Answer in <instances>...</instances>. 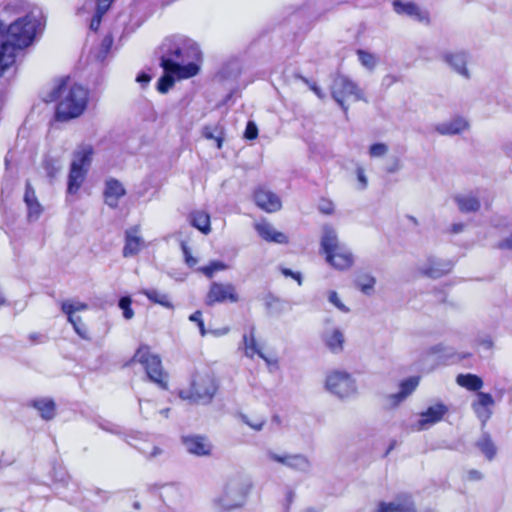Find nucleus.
Segmentation results:
<instances>
[{
  "mask_svg": "<svg viewBox=\"0 0 512 512\" xmlns=\"http://www.w3.org/2000/svg\"><path fill=\"white\" fill-rule=\"evenodd\" d=\"M201 52L198 45L184 36L166 38L160 46V65L164 71L173 72L177 78H189L198 73L196 64Z\"/></svg>",
  "mask_w": 512,
  "mask_h": 512,
  "instance_id": "f257e3e1",
  "label": "nucleus"
},
{
  "mask_svg": "<svg viewBox=\"0 0 512 512\" xmlns=\"http://www.w3.org/2000/svg\"><path fill=\"white\" fill-rule=\"evenodd\" d=\"M93 155L94 148L90 143H81L72 152L68 176V193L75 194L81 187L89 171Z\"/></svg>",
  "mask_w": 512,
  "mask_h": 512,
  "instance_id": "f03ea898",
  "label": "nucleus"
},
{
  "mask_svg": "<svg viewBox=\"0 0 512 512\" xmlns=\"http://www.w3.org/2000/svg\"><path fill=\"white\" fill-rule=\"evenodd\" d=\"M41 22L33 14H27L16 19L7 28L4 27L7 41L15 44L20 49H25L33 44Z\"/></svg>",
  "mask_w": 512,
  "mask_h": 512,
  "instance_id": "7ed1b4c3",
  "label": "nucleus"
},
{
  "mask_svg": "<svg viewBox=\"0 0 512 512\" xmlns=\"http://www.w3.org/2000/svg\"><path fill=\"white\" fill-rule=\"evenodd\" d=\"M64 77H59L54 86L43 93L42 100L47 110L52 112L49 120L48 137L53 138L56 132H61L64 125Z\"/></svg>",
  "mask_w": 512,
  "mask_h": 512,
  "instance_id": "20e7f679",
  "label": "nucleus"
},
{
  "mask_svg": "<svg viewBox=\"0 0 512 512\" xmlns=\"http://www.w3.org/2000/svg\"><path fill=\"white\" fill-rule=\"evenodd\" d=\"M217 390L214 377L209 372H197L194 374L191 388L189 390H180L178 395L183 400L193 402H209Z\"/></svg>",
  "mask_w": 512,
  "mask_h": 512,
  "instance_id": "39448f33",
  "label": "nucleus"
},
{
  "mask_svg": "<svg viewBox=\"0 0 512 512\" xmlns=\"http://www.w3.org/2000/svg\"><path fill=\"white\" fill-rule=\"evenodd\" d=\"M133 361L139 362L144 367L152 382L163 389L167 388V374L163 371L161 359L151 352L149 346L141 345L135 352Z\"/></svg>",
  "mask_w": 512,
  "mask_h": 512,
  "instance_id": "423d86ee",
  "label": "nucleus"
},
{
  "mask_svg": "<svg viewBox=\"0 0 512 512\" xmlns=\"http://www.w3.org/2000/svg\"><path fill=\"white\" fill-rule=\"evenodd\" d=\"M251 484L247 479L241 477L230 479L221 496L215 502L224 509L230 510L241 506L250 490Z\"/></svg>",
  "mask_w": 512,
  "mask_h": 512,
  "instance_id": "0eeeda50",
  "label": "nucleus"
},
{
  "mask_svg": "<svg viewBox=\"0 0 512 512\" xmlns=\"http://www.w3.org/2000/svg\"><path fill=\"white\" fill-rule=\"evenodd\" d=\"M326 389L333 395L347 399L357 394L355 379L346 371L333 370L326 376Z\"/></svg>",
  "mask_w": 512,
  "mask_h": 512,
  "instance_id": "6e6552de",
  "label": "nucleus"
},
{
  "mask_svg": "<svg viewBox=\"0 0 512 512\" xmlns=\"http://www.w3.org/2000/svg\"><path fill=\"white\" fill-rule=\"evenodd\" d=\"M89 102L90 90L80 84L72 85L66 93V121L82 116Z\"/></svg>",
  "mask_w": 512,
  "mask_h": 512,
  "instance_id": "1a4fd4ad",
  "label": "nucleus"
},
{
  "mask_svg": "<svg viewBox=\"0 0 512 512\" xmlns=\"http://www.w3.org/2000/svg\"><path fill=\"white\" fill-rule=\"evenodd\" d=\"M331 95L341 106L344 113L348 111V107L345 105L346 100L359 101L363 99L361 89L345 76H338L334 79L331 86Z\"/></svg>",
  "mask_w": 512,
  "mask_h": 512,
  "instance_id": "9d476101",
  "label": "nucleus"
},
{
  "mask_svg": "<svg viewBox=\"0 0 512 512\" xmlns=\"http://www.w3.org/2000/svg\"><path fill=\"white\" fill-rule=\"evenodd\" d=\"M88 305L77 300L66 301V318L71 323L75 333L84 340L90 339V334L86 323L80 315V312L86 311Z\"/></svg>",
  "mask_w": 512,
  "mask_h": 512,
  "instance_id": "9b49d317",
  "label": "nucleus"
},
{
  "mask_svg": "<svg viewBox=\"0 0 512 512\" xmlns=\"http://www.w3.org/2000/svg\"><path fill=\"white\" fill-rule=\"evenodd\" d=\"M447 412V406L442 403L430 405L425 411L418 415V418L414 422L411 423V429L413 431L427 430L440 422Z\"/></svg>",
  "mask_w": 512,
  "mask_h": 512,
  "instance_id": "f8f14e48",
  "label": "nucleus"
},
{
  "mask_svg": "<svg viewBox=\"0 0 512 512\" xmlns=\"http://www.w3.org/2000/svg\"><path fill=\"white\" fill-rule=\"evenodd\" d=\"M238 300L239 296L233 284L213 282L210 285L205 303L208 306H213L215 303H222L225 301L235 303L238 302Z\"/></svg>",
  "mask_w": 512,
  "mask_h": 512,
  "instance_id": "ddd939ff",
  "label": "nucleus"
},
{
  "mask_svg": "<svg viewBox=\"0 0 512 512\" xmlns=\"http://www.w3.org/2000/svg\"><path fill=\"white\" fill-rule=\"evenodd\" d=\"M394 11L399 15H405L420 23L429 24L430 17L426 10L421 9L416 3L411 1L394 0Z\"/></svg>",
  "mask_w": 512,
  "mask_h": 512,
  "instance_id": "4468645a",
  "label": "nucleus"
},
{
  "mask_svg": "<svg viewBox=\"0 0 512 512\" xmlns=\"http://www.w3.org/2000/svg\"><path fill=\"white\" fill-rule=\"evenodd\" d=\"M267 457L272 461L281 463L289 468L302 472H307L311 467V463L308 460V458L302 454L279 455L277 453L269 451L267 453Z\"/></svg>",
  "mask_w": 512,
  "mask_h": 512,
  "instance_id": "2eb2a0df",
  "label": "nucleus"
},
{
  "mask_svg": "<svg viewBox=\"0 0 512 512\" xmlns=\"http://www.w3.org/2000/svg\"><path fill=\"white\" fill-rule=\"evenodd\" d=\"M373 512H417L410 495L400 494L391 502H379Z\"/></svg>",
  "mask_w": 512,
  "mask_h": 512,
  "instance_id": "dca6fc26",
  "label": "nucleus"
},
{
  "mask_svg": "<svg viewBox=\"0 0 512 512\" xmlns=\"http://www.w3.org/2000/svg\"><path fill=\"white\" fill-rule=\"evenodd\" d=\"M326 256V261L335 269L346 270L352 267L354 257L350 249L346 245L329 252Z\"/></svg>",
  "mask_w": 512,
  "mask_h": 512,
  "instance_id": "f3484780",
  "label": "nucleus"
},
{
  "mask_svg": "<svg viewBox=\"0 0 512 512\" xmlns=\"http://www.w3.org/2000/svg\"><path fill=\"white\" fill-rule=\"evenodd\" d=\"M469 126V122L466 118L456 116L447 121L434 125V130L443 136H453L467 131Z\"/></svg>",
  "mask_w": 512,
  "mask_h": 512,
  "instance_id": "a211bd4d",
  "label": "nucleus"
},
{
  "mask_svg": "<svg viewBox=\"0 0 512 512\" xmlns=\"http://www.w3.org/2000/svg\"><path fill=\"white\" fill-rule=\"evenodd\" d=\"M453 201L461 213H476L481 208L478 193L474 191L458 193L454 195Z\"/></svg>",
  "mask_w": 512,
  "mask_h": 512,
  "instance_id": "6ab92c4d",
  "label": "nucleus"
},
{
  "mask_svg": "<svg viewBox=\"0 0 512 512\" xmlns=\"http://www.w3.org/2000/svg\"><path fill=\"white\" fill-rule=\"evenodd\" d=\"M239 349L243 350L244 355L248 358L252 359L255 355H258L266 363H270L269 359L262 352L260 344L256 340L254 326H251L249 331L243 334Z\"/></svg>",
  "mask_w": 512,
  "mask_h": 512,
  "instance_id": "aec40b11",
  "label": "nucleus"
},
{
  "mask_svg": "<svg viewBox=\"0 0 512 512\" xmlns=\"http://www.w3.org/2000/svg\"><path fill=\"white\" fill-rule=\"evenodd\" d=\"M23 201L27 208L28 221H36L42 214L43 208L40 202L38 201L35 190L29 180H27L25 184V193Z\"/></svg>",
  "mask_w": 512,
  "mask_h": 512,
  "instance_id": "412c9836",
  "label": "nucleus"
},
{
  "mask_svg": "<svg viewBox=\"0 0 512 512\" xmlns=\"http://www.w3.org/2000/svg\"><path fill=\"white\" fill-rule=\"evenodd\" d=\"M186 450L196 456H208L211 454L212 445L203 436L191 435L182 438Z\"/></svg>",
  "mask_w": 512,
  "mask_h": 512,
  "instance_id": "4be33fe9",
  "label": "nucleus"
},
{
  "mask_svg": "<svg viewBox=\"0 0 512 512\" xmlns=\"http://www.w3.org/2000/svg\"><path fill=\"white\" fill-rule=\"evenodd\" d=\"M256 205L266 212H276L281 208L280 198L269 190L259 188L254 192Z\"/></svg>",
  "mask_w": 512,
  "mask_h": 512,
  "instance_id": "5701e85b",
  "label": "nucleus"
},
{
  "mask_svg": "<svg viewBox=\"0 0 512 512\" xmlns=\"http://www.w3.org/2000/svg\"><path fill=\"white\" fill-rule=\"evenodd\" d=\"M445 63H447L456 73L469 78L470 73L467 68L469 56L464 51L448 52L442 56Z\"/></svg>",
  "mask_w": 512,
  "mask_h": 512,
  "instance_id": "b1692460",
  "label": "nucleus"
},
{
  "mask_svg": "<svg viewBox=\"0 0 512 512\" xmlns=\"http://www.w3.org/2000/svg\"><path fill=\"white\" fill-rule=\"evenodd\" d=\"M452 266L453 264L450 261L429 258L427 262L419 268V270L422 274L428 277L439 278L449 273Z\"/></svg>",
  "mask_w": 512,
  "mask_h": 512,
  "instance_id": "393cba45",
  "label": "nucleus"
},
{
  "mask_svg": "<svg viewBox=\"0 0 512 512\" xmlns=\"http://www.w3.org/2000/svg\"><path fill=\"white\" fill-rule=\"evenodd\" d=\"M26 405L37 410L39 416L46 421L53 419L56 413V404L49 397L31 399Z\"/></svg>",
  "mask_w": 512,
  "mask_h": 512,
  "instance_id": "a878e982",
  "label": "nucleus"
},
{
  "mask_svg": "<svg viewBox=\"0 0 512 512\" xmlns=\"http://www.w3.org/2000/svg\"><path fill=\"white\" fill-rule=\"evenodd\" d=\"M126 191L123 185L116 179H109L105 183V203L111 207L116 208L118 206V201L121 197L125 195Z\"/></svg>",
  "mask_w": 512,
  "mask_h": 512,
  "instance_id": "bb28decb",
  "label": "nucleus"
},
{
  "mask_svg": "<svg viewBox=\"0 0 512 512\" xmlns=\"http://www.w3.org/2000/svg\"><path fill=\"white\" fill-rule=\"evenodd\" d=\"M17 50L21 49L7 40L0 44V77L15 63Z\"/></svg>",
  "mask_w": 512,
  "mask_h": 512,
  "instance_id": "cd10ccee",
  "label": "nucleus"
},
{
  "mask_svg": "<svg viewBox=\"0 0 512 512\" xmlns=\"http://www.w3.org/2000/svg\"><path fill=\"white\" fill-rule=\"evenodd\" d=\"M255 229L258 234L266 241L279 244L288 242L287 236L282 232L276 231L274 227L268 222L261 221L256 223Z\"/></svg>",
  "mask_w": 512,
  "mask_h": 512,
  "instance_id": "c85d7f7f",
  "label": "nucleus"
},
{
  "mask_svg": "<svg viewBox=\"0 0 512 512\" xmlns=\"http://www.w3.org/2000/svg\"><path fill=\"white\" fill-rule=\"evenodd\" d=\"M326 347L333 353H340L344 348V334L339 328L328 329L323 334Z\"/></svg>",
  "mask_w": 512,
  "mask_h": 512,
  "instance_id": "c756f323",
  "label": "nucleus"
},
{
  "mask_svg": "<svg viewBox=\"0 0 512 512\" xmlns=\"http://www.w3.org/2000/svg\"><path fill=\"white\" fill-rule=\"evenodd\" d=\"M144 246L143 239L139 236V229L134 228L126 232V241L123 248V256L131 257L136 255Z\"/></svg>",
  "mask_w": 512,
  "mask_h": 512,
  "instance_id": "7c9ffc66",
  "label": "nucleus"
},
{
  "mask_svg": "<svg viewBox=\"0 0 512 512\" xmlns=\"http://www.w3.org/2000/svg\"><path fill=\"white\" fill-rule=\"evenodd\" d=\"M343 244L338 241L337 233L335 229L329 225H325L322 229L321 236V249L324 254H328L331 251L341 247Z\"/></svg>",
  "mask_w": 512,
  "mask_h": 512,
  "instance_id": "2f4dec72",
  "label": "nucleus"
},
{
  "mask_svg": "<svg viewBox=\"0 0 512 512\" xmlns=\"http://www.w3.org/2000/svg\"><path fill=\"white\" fill-rule=\"evenodd\" d=\"M456 382L459 386L470 391H478L483 386L482 379L474 374H459L456 378Z\"/></svg>",
  "mask_w": 512,
  "mask_h": 512,
  "instance_id": "473e14b6",
  "label": "nucleus"
},
{
  "mask_svg": "<svg viewBox=\"0 0 512 512\" xmlns=\"http://www.w3.org/2000/svg\"><path fill=\"white\" fill-rule=\"evenodd\" d=\"M140 293L145 295L153 303L159 304L168 309H173V304L166 293L157 289H142Z\"/></svg>",
  "mask_w": 512,
  "mask_h": 512,
  "instance_id": "72a5a7b5",
  "label": "nucleus"
},
{
  "mask_svg": "<svg viewBox=\"0 0 512 512\" xmlns=\"http://www.w3.org/2000/svg\"><path fill=\"white\" fill-rule=\"evenodd\" d=\"M476 446L487 457V459L492 460L494 458L496 454V447L488 433L482 434V436L477 440Z\"/></svg>",
  "mask_w": 512,
  "mask_h": 512,
  "instance_id": "f704fd0d",
  "label": "nucleus"
},
{
  "mask_svg": "<svg viewBox=\"0 0 512 512\" xmlns=\"http://www.w3.org/2000/svg\"><path fill=\"white\" fill-rule=\"evenodd\" d=\"M191 224L201 232H210V217L204 211H196L191 214Z\"/></svg>",
  "mask_w": 512,
  "mask_h": 512,
  "instance_id": "c9c22d12",
  "label": "nucleus"
},
{
  "mask_svg": "<svg viewBox=\"0 0 512 512\" xmlns=\"http://www.w3.org/2000/svg\"><path fill=\"white\" fill-rule=\"evenodd\" d=\"M112 44L113 37L111 35H106L102 39L99 47L92 52V57L98 62H103L109 54Z\"/></svg>",
  "mask_w": 512,
  "mask_h": 512,
  "instance_id": "e433bc0d",
  "label": "nucleus"
},
{
  "mask_svg": "<svg viewBox=\"0 0 512 512\" xmlns=\"http://www.w3.org/2000/svg\"><path fill=\"white\" fill-rule=\"evenodd\" d=\"M355 283L362 293L370 295L373 292L376 280L368 273H361L356 277Z\"/></svg>",
  "mask_w": 512,
  "mask_h": 512,
  "instance_id": "4c0bfd02",
  "label": "nucleus"
},
{
  "mask_svg": "<svg viewBox=\"0 0 512 512\" xmlns=\"http://www.w3.org/2000/svg\"><path fill=\"white\" fill-rule=\"evenodd\" d=\"M358 60L368 70H373L377 65V58L374 54L367 52L365 50L357 51Z\"/></svg>",
  "mask_w": 512,
  "mask_h": 512,
  "instance_id": "58836bf2",
  "label": "nucleus"
},
{
  "mask_svg": "<svg viewBox=\"0 0 512 512\" xmlns=\"http://www.w3.org/2000/svg\"><path fill=\"white\" fill-rule=\"evenodd\" d=\"M174 77H177L175 73L164 71V75L159 79L157 83V89L160 93H166L174 85Z\"/></svg>",
  "mask_w": 512,
  "mask_h": 512,
  "instance_id": "ea45409f",
  "label": "nucleus"
},
{
  "mask_svg": "<svg viewBox=\"0 0 512 512\" xmlns=\"http://www.w3.org/2000/svg\"><path fill=\"white\" fill-rule=\"evenodd\" d=\"M240 419L248 425L251 429L255 431H261L266 423V420L264 417H249L247 415H240Z\"/></svg>",
  "mask_w": 512,
  "mask_h": 512,
  "instance_id": "a19ab883",
  "label": "nucleus"
},
{
  "mask_svg": "<svg viewBox=\"0 0 512 512\" xmlns=\"http://www.w3.org/2000/svg\"><path fill=\"white\" fill-rule=\"evenodd\" d=\"M132 300L129 296H124L119 300V308L123 311V317L130 320L134 316V311L131 308Z\"/></svg>",
  "mask_w": 512,
  "mask_h": 512,
  "instance_id": "79ce46f5",
  "label": "nucleus"
},
{
  "mask_svg": "<svg viewBox=\"0 0 512 512\" xmlns=\"http://www.w3.org/2000/svg\"><path fill=\"white\" fill-rule=\"evenodd\" d=\"M225 269H227V265L220 261H214L210 263L208 266L200 268L201 272L208 278H212L216 271H221Z\"/></svg>",
  "mask_w": 512,
  "mask_h": 512,
  "instance_id": "37998d69",
  "label": "nucleus"
},
{
  "mask_svg": "<svg viewBox=\"0 0 512 512\" xmlns=\"http://www.w3.org/2000/svg\"><path fill=\"white\" fill-rule=\"evenodd\" d=\"M418 384H419V379L417 377H410V378L404 380L403 382H401L400 391L407 397L416 389Z\"/></svg>",
  "mask_w": 512,
  "mask_h": 512,
  "instance_id": "c03bdc74",
  "label": "nucleus"
},
{
  "mask_svg": "<svg viewBox=\"0 0 512 512\" xmlns=\"http://www.w3.org/2000/svg\"><path fill=\"white\" fill-rule=\"evenodd\" d=\"M56 163H57V161L50 156L46 157V159L44 160V168L47 172V175L51 179L56 177V175L59 173V171L61 169V166L56 165Z\"/></svg>",
  "mask_w": 512,
  "mask_h": 512,
  "instance_id": "a18cd8bd",
  "label": "nucleus"
},
{
  "mask_svg": "<svg viewBox=\"0 0 512 512\" xmlns=\"http://www.w3.org/2000/svg\"><path fill=\"white\" fill-rule=\"evenodd\" d=\"M472 408L484 426L492 415L490 407L472 405Z\"/></svg>",
  "mask_w": 512,
  "mask_h": 512,
  "instance_id": "49530a36",
  "label": "nucleus"
},
{
  "mask_svg": "<svg viewBox=\"0 0 512 512\" xmlns=\"http://www.w3.org/2000/svg\"><path fill=\"white\" fill-rule=\"evenodd\" d=\"M388 152V146L385 143H375L369 148V155L373 158L383 157Z\"/></svg>",
  "mask_w": 512,
  "mask_h": 512,
  "instance_id": "de8ad7c7",
  "label": "nucleus"
},
{
  "mask_svg": "<svg viewBox=\"0 0 512 512\" xmlns=\"http://www.w3.org/2000/svg\"><path fill=\"white\" fill-rule=\"evenodd\" d=\"M328 301L333 304L341 312H349V308L340 300L336 291H330L328 294Z\"/></svg>",
  "mask_w": 512,
  "mask_h": 512,
  "instance_id": "09e8293b",
  "label": "nucleus"
},
{
  "mask_svg": "<svg viewBox=\"0 0 512 512\" xmlns=\"http://www.w3.org/2000/svg\"><path fill=\"white\" fill-rule=\"evenodd\" d=\"M477 401L472 405L482 407H492L494 405V399L489 393L479 392L477 394Z\"/></svg>",
  "mask_w": 512,
  "mask_h": 512,
  "instance_id": "8fccbe9b",
  "label": "nucleus"
},
{
  "mask_svg": "<svg viewBox=\"0 0 512 512\" xmlns=\"http://www.w3.org/2000/svg\"><path fill=\"white\" fill-rule=\"evenodd\" d=\"M114 0H97L95 14L102 16L109 10Z\"/></svg>",
  "mask_w": 512,
  "mask_h": 512,
  "instance_id": "3c124183",
  "label": "nucleus"
},
{
  "mask_svg": "<svg viewBox=\"0 0 512 512\" xmlns=\"http://www.w3.org/2000/svg\"><path fill=\"white\" fill-rule=\"evenodd\" d=\"M257 136H258V128H257L256 124L252 121H249L247 123L246 129H245L244 137L248 140H254L257 138Z\"/></svg>",
  "mask_w": 512,
  "mask_h": 512,
  "instance_id": "603ef678",
  "label": "nucleus"
},
{
  "mask_svg": "<svg viewBox=\"0 0 512 512\" xmlns=\"http://www.w3.org/2000/svg\"><path fill=\"white\" fill-rule=\"evenodd\" d=\"M318 209H319V211L321 213L326 214V215H330L334 211V205H333V203L331 201L326 200V199H322L319 202Z\"/></svg>",
  "mask_w": 512,
  "mask_h": 512,
  "instance_id": "864d4df0",
  "label": "nucleus"
},
{
  "mask_svg": "<svg viewBox=\"0 0 512 512\" xmlns=\"http://www.w3.org/2000/svg\"><path fill=\"white\" fill-rule=\"evenodd\" d=\"M306 85L309 86V88L317 95L318 98L323 99L324 93L323 91L317 86L315 82L309 81L307 78L300 76L299 77Z\"/></svg>",
  "mask_w": 512,
  "mask_h": 512,
  "instance_id": "5fc2aeb1",
  "label": "nucleus"
},
{
  "mask_svg": "<svg viewBox=\"0 0 512 512\" xmlns=\"http://www.w3.org/2000/svg\"><path fill=\"white\" fill-rule=\"evenodd\" d=\"M147 448H139V450L147 457L153 458L161 454V449L157 446L147 445Z\"/></svg>",
  "mask_w": 512,
  "mask_h": 512,
  "instance_id": "6e6d98bb",
  "label": "nucleus"
},
{
  "mask_svg": "<svg viewBox=\"0 0 512 512\" xmlns=\"http://www.w3.org/2000/svg\"><path fill=\"white\" fill-rule=\"evenodd\" d=\"M182 251L185 257V262L189 267H193L197 264V259L194 258L185 243H182Z\"/></svg>",
  "mask_w": 512,
  "mask_h": 512,
  "instance_id": "4d7b16f0",
  "label": "nucleus"
},
{
  "mask_svg": "<svg viewBox=\"0 0 512 512\" xmlns=\"http://www.w3.org/2000/svg\"><path fill=\"white\" fill-rule=\"evenodd\" d=\"M99 426L101 429H103L107 432H110V433L120 434V432H121L117 425L110 423L108 421L100 422Z\"/></svg>",
  "mask_w": 512,
  "mask_h": 512,
  "instance_id": "13d9d810",
  "label": "nucleus"
},
{
  "mask_svg": "<svg viewBox=\"0 0 512 512\" xmlns=\"http://www.w3.org/2000/svg\"><path fill=\"white\" fill-rule=\"evenodd\" d=\"M282 273L286 277H292L293 279H295L299 285L302 284V275L299 272H293L290 269L284 268L282 269Z\"/></svg>",
  "mask_w": 512,
  "mask_h": 512,
  "instance_id": "bf43d9fd",
  "label": "nucleus"
},
{
  "mask_svg": "<svg viewBox=\"0 0 512 512\" xmlns=\"http://www.w3.org/2000/svg\"><path fill=\"white\" fill-rule=\"evenodd\" d=\"M406 398V395H404L401 391L398 393L391 394L389 396V399L391 401V405L397 406L400 404L404 399Z\"/></svg>",
  "mask_w": 512,
  "mask_h": 512,
  "instance_id": "052dcab7",
  "label": "nucleus"
},
{
  "mask_svg": "<svg viewBox=\"0 0 512 512\" xmlns=\"http://www.w3.org/2000/svg\"><path fill=\"white\" fill-rule=\"evenodd\" d=\"M430 354H444V355H450L447 352V348L443 344H437L435 346H432L429 349Z\"/></svg>",
  "mask_w": 512,
  "mask_h": 512,
  "instance_id": "680f3d73",
  "label": "nucleus"
},
{
  "mask_svg": "<svg viewBox=\"0 0 512 512\" xmlns=\"http://www.w3.org/2000/svg\"><path fill=\"white\" fill-rule=\"evenodd\" d=\"M356 173H357L358 181L361 183V189H365L367 187L368 181H367V177L364 174L363 168L358 167Z\"/></svg>",
  "mask_w": 512,
  "mask_h": 512,
  "instance_id": "e2e57ef3",
  "label": "nucleus"
},
{
  "mask_svg": "<svg viewBox=\"0 0 512 512\" xmlns=\"http://www.w3.org/2000/svg\"><path fill=\"white\" fill-rule=\"evenodd\" d=\"M45 339H46V337L43 334H40V333H31V334H29V340L33 344L43 343V342H45Z\"/></svg>",
  "mask_w": 512,
  "mask_h": 512,
  "instance_id": "0e129e2a",
  "label": "nucleus"
},
{
  "mask_svg": "<svg viewBox=\"0 0 512 512\" xmlns=\"http://www.w3.org/2000/svg\"><path fill=\"white\" fill-rule=\"evenodd\" d=\"M102 16H99L97 14H94L91 23H90V29L93 31H97L100 24H101Z\"/></svg>",
  "mask_w": 512,
  "mask_h": 512,
  "instance_id": "69168bd1",
  "label": "nucleus"
},
{
  "mask_svg": "<svg viewBox=\"0 0 512 512\" xmlns=\"http://www.w3.org/2000/svg\"><path fill=\"white\" fill-rule=\"evenodd\" d=\"M151 80L150 75L146 73H141L137 76L136 81L140 83L142 86L147 85Z\"/></svg>",
  "mask_w": 512,
  "mask_h": 512,
  "instance_id": "338daca9",
  "label": "nucleus"
},
{
  "mask_svg": "<svg viewBox=\"0 0 512 512\" xmlns=\"http://www.w3.org/2000/svg\"><path fill=\"white\" fill-rule=\"evenodd\" d=\"M499 248L512 249V233L511 236L499 243Z\"/></svg>",
  "mask_w": 512,
  "mask_h": 512,
  "instance_id": "774afa93",
  "label": "nucleus"
}]
</instances>
